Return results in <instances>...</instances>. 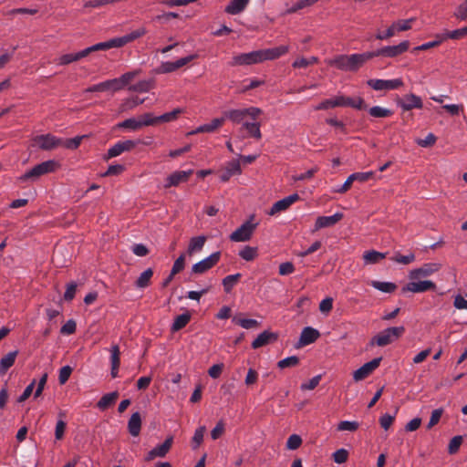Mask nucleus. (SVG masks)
Listing matches in <instances>:
<instances>
[{"label": "nucleus", "instance_id": "nucleus-1", "mask_svg": "<svg viewBox=\"0 0 467 467\" xmlns=\"http://www.w3.org/2000/svg\"><path fill=\"white\" fill-rule=\"evenodd\" d=\"M371 59L369 52L362 54H352V55H339L329 61L330 66H334L340 70L345 71H356L365 62Z\"/></svg>", "mask_w": 467, "mask_h": 467}, {"label": "nucleus", "instance_id": "nucleus-2", "mask_svg": "<svg viewBox=\"0 0 467 467\" xmlns=\"http://www.w3.org/2000/svg\"><path fill=\"white\" fill-rule=\"evenodd\" d=\"M59 164L54 160L43 161L19 177L20 182L36 181L39 177L54 172Z\"/></svg>", "mask_w": 467, "mask_h": 467}, {"label": "nucleus", "instance_id": "nucleus-3", "mask_svg": "<svg viewBox=\"0 0 467 467\" xmlns=\"http://www.w3.org/2000/svg\"><path fill=\"white\" fill-rule=\"evenodd\" d=\"M262 110L256 107H249L244 109H230L223 113L224 119H230L235 124L245 122V119L249 118L251 120H256Z\"/></svg>", "mask_w": 467, "mask_h": 467}, {"label": "nucleus", "instance_id": "nucleus-4", "mask_svg": "<svg viewBox=\"0 0 467 467\" xmlns=\"http://www.w3.org/2000/svg\"><path fill=\"white\" fill-rule=\"evenodd\" d=\"M405 332L404 327H389L375 337H373L370 340V345H377L379 347H385L387 345L391 344L400 338L403 333Z\"/></svg>", "mask_w": 467, "mask_h": 467}, {"label": "nucleus", "instance_id": "nucleus-5", "mask_svg": "<svg viewBox=\"0 0 467 467\" xmlns=\"http://www.w3.org/2000/svg\"><path fill=\"white\" fill-rule=\"evenodd\" d=\"M254 215L244 223L239 228L233 232L230 235V240L233 242H246L250 240L254 231L257 226V223L254 222Z\"/></svg>", "mask_w": 467, "mask_h": 467}, {"label": "nucleus", "instance_id": "nucleus-6", "mask_svg": "<svg viewBox=\"0 0 467 467\" xmlns=\"http://www.w3.org/2000/svg\"><path fill=\"white\" fill-rule=\"evenodd\" d=\"M62 144H63L62 139L57 138L50 133L37 135V136L34 137L32 140V146L38 147L39 149H41L43 150H51L59 146H62Z\"/></svg>", "mask_w": 467, "mask_h": 467}, {"label": "nucleus", "instance_id": "nucleus-7", "mask_svg": "<svg viewBox=\"0 0 467 467\" xmlns=\"http://www.w3.org/2000/svg\"><path fill=\"white\" fill-rule=\"evenodd\" d=\"M414 18L407 20H398L394 22L385 32H379L376 38L379 40H385L396 35L397 32L407 31L411 28V23Z\"/></svg>", "mask_w": 467, "mask_h": 467}, {"label": "nucleus", "instance_id": "nucleus-8", "mask_svg": "<svg viewBox=\"0 0 467 467\" xmlns=\"http://www.w3.org/2000/svg\"><path fill=\"white\" fill-rule=\"evenodd\" d=\"M410 42L403 41L397 46H389L379 48L376 51L369 52L371 55V58L375 57H395L409 49Z\"/></svg>", "mask_w": 467, "mask_h": 467}, {"label": "nucleus", "instance_id": "nucleus-9", "mask_svg": "<svg viewBox=\"0 0 467 467\" xmlns=\"http://www.w3.org/2000/svg\"><path fill=\"white\" fill-rule=\"evenodd\" d=\"M262 54L259 53V50L252 51L249 53H242L236 55L233 57L230 65L232 67L235 66H250L257 63H261Z\"/></svg>", "mask_w": 467, "mask_h": 467}, {"label": "nucleus", "instance_id": "nucleus-10", "mask_svg": "<svg viewBox=\"0 0 467 467\" xmlns=\"http://www.w3.org/2000/svg\"><path fill=\"white\" fill-rule=\"evenodd\" d=\"M221 258V252H214L210 254L208 257L201 260L200 262L194 264L192 267V271L193 274H203L213 268Z\"/></svg>", "mask_w": 467, "mask_h": 467}, {"label": "nucleus", "instance_id": "nucleus-11", "mask_svg": "<svg viewBox=\"0 0 467 467\" xmlns=\"http://www.w3.org/2000/svg\"><path fill=\"white\" fill-rule=\"evenodd\" d=\"M368 85L375 90H393L403 85L400 78L395 79H369Z\"/></svg>", "mask_w": 467, "mask_h": 467}, {"label": "nucleus", "instance_id": "nucleus-12", "mask_svg": "<svg viewBox=\"0 0 467 467\" xmlns=\"http://www.w3.org/2000/svg\"><path fill=\"white\" fill-rule=\"evenodd\" d=\"M381 359V358H376L355 370L353 373L354 379L360 381L368 377L379 366Z\"/></svg>", "mask_w": 467, "mask_h": 467}, {"label": "nucleus", "instance_id": "nucleus-13", "mask_svg": "<svg viewBox=\"0 0 467 467\" xmlns=\"http://www.w3.org/2000/svg\"><path fill=\"white\" fill-rule=\"evenodd\" d=\"M435 288L436 285L432 281H411L408 283L405 286H403L402 292L422 293L430 290H434Z\"/></svg>", "mask_w": 467, "mask_h": 467}, {"label": "nucleus", "instance_id": "nucleus-14", "mask_svg": "<svg viewBox=\"0 0 467 467\" xmlns=\"http://www.w3.org/2000/svg\"><path fill=\"white\" fill-rule=\"evenodd\" d=\"M299 199H300L299 195L297 193H294V194H291L280 201H277L276 202H275L273 204L268 214L275 215L280 212L285 211L292 204H294L296 202H297Z\"/></svg>", "mask_w": 467, "mask_h": 467}, {"label": "nucleus", "instance_id": "nucleus-15", "mask_svg": "<svg viewBox=\"0 0 467 467\" xmlns=\"http://www.w3.org/2000/svg\"><path fill=\"white\" fill-rule=\"evenodd\" d=\"M441 265L436 263L425 264L421 267L413 269L410 272V278L411 280L419 279L420 277H426L437 272Z\"/></svg>", "mask_w": 467, "mask_h": 467}, {"label": "nucleus", "instance_id": "nucleus-16", "mask_svg": "<svg viewBox=\"0 0 467 467\" xmlns=\"http://www.w3.org/2000/svg\"><path fill=\"white\" fill-rule=\"evenodd\" d=\"M398 105L406 111L413 109H421L423 107L421 99L415 94L406 95L398 101Z\"/></svg>", "mask_w": 467, "mask_h": 467}, {"label": "nucleus", "instance_id": "nucleus-17", "mask_svg": "<svg viewBox=\"0 0 467 467\" xmlns=\"http://www.w3.org/2000/svg\"><path fill=\"white\" fill-rule=\"evenodd\" d=\"M172 445V437L167 438L164 442L151 451H150L145 458L147 462H150L156 457H164Z\"/></svg>", "mask_w": 467, "mask_h": 467}, {"label": "nucleus", "instance_id": "nucleus-18", "mask_svg": "<svg viewBox=\"0 0 467 467\" xmlns=\"http://www.w3.org/2000/svg\"><path fill=\"white\" fill-rule=\"evenodd\" d=\"M288 50V46H279L273 48L261 49L259 50V53L262 54V57L260 58L261 62L278 58L281 56L286 54Z\"/></svg>", "mask_w": 467, "mask_h": 467}, {"label": "nucleus", "instance_id": "nucleus-19", "mask_svg": "<svg viewBox=\"0 0 467 467\" xmlns=\"http://www.w3.org/2000/svg\"><path fill=\"white\" fill-rule=\"evenodd\" d=\"M319 336L320 334L318 330L311 327H304L300 334L298 345L299 347L310 345L314 343L319 337Z\"/></svg>", "mask_w": 467, "mask_h": 467}, {"label": "nucleus", "instance_id": "nucleus-20", "mask_svg": "<svg viewBox=\"0 0 467 467\" xmlns=\"http://www.w3.org/2000/svg\"><path fill=\"white\" fill-rule=\"evenodd\" d=\"M192 174V170L175 171L167 178L165 187L169 188L171 186H177L182 182H187Z\"/></svg>", "mask_w": 467, "mask_h": 467}, {"label": "nucleus", "instance_id": "nucleus-21", "mask_svg": "<svg viewBox=\"0 0 467 467\" xmlns=\"http://www.w3.org/2000/svg\"><path fill=\"white\" fill-rule=\"evenodd\" d=\"M343 218V214L340 213H337L330 216H319L315 223V231H317L321 228L330 227L335 225Z\"/></svg>", "mask_w": 467, "mask_h": 467}, {"label": "nucleus", "instance_id": "nucleus-22", "mask_svg": "<svg viewBox=\"0 0 467 467\" xmlns=\"http://www.w3.org/2000/svg\"><path fill=\"white\" fill-rule=\"evenodd\" d=\"M277 339V335L275 333L270 331H264L257 336V337L253 341L252 348L256 349L266 346Z\"/></svg>", "mask_w": 467, "mask_h": 467}, {"label": "nucleus", "instance_id": "nucleus-23", "mask_svg": "<svg viewBox=\"0 0 467 467\" xmlns=\"http://www.w3.org/2000/svg\"><path fill=\"white\" fill-rule=\"evenodd\" d=\"M114 47H121L120 41H119V37L112 38L106 42L95 44V45H93L89 47H87L85 49L88 52V56L90 53L95 52V51L108 50V49L114 48Z\"/></svg>", "mask_w": 467, "mask_h": 467}, {"label": "nucleus", "instance_id": "nucleus-24", "mask_svg": "<svg viewBox=\"0 0 467 467\" xmlns=\"http://www.w3.org/2000/svg\"><path fill=\"white\" fill-rule=\"evenodd\" d=\"M260 127L261 125L258 121L247 120L243 123L241 130H245L248 137L260 140L262 138Z\"/></svg>", "mask_w": 467, "mask_h": 467}, {"label": "nucleus", "instance_id": "nucleus-25", "mask_svg": "<svg viewBox=\"0 0 467 467\" xmlns=\"http://www.w3.org/2000/svg\"><path fill=\"white\" fill-rule=\"evenodd\" d=\"M116 80L109 79L99 84L93 85L86 89V92H103L107 90L118 91Z\"/></svg>", "mask_w": 467, "mask_h": 467}, {"label": "nucleus", "instance_id": "nucleus-26", "mask_svg": "<svg viewBox=\"0 0 467 467\" xmlns=\"http://www.w3.org/2000/svg\"><path fill=\"white\" fill-rule=\"evenodd\" d=\"M140 429H141V417H140V414L139 412H134L129 422H128V430H129V432L136 437L140 434Z\"/></svg>", "mask_w": 467, "mask_h": 467}, {"label": "nucleus", "instance_id": "nucleus-27", "mask_svg": "<svg viewBox=\"0 0 467 467\" xmlns=\"http://www.w3.org/2000/svg\"><path fill=\"white\" fill-rule=\"evenodd\" d=\"M224 122V118H217L213 119L210 123L203 124L198 127L195 130L192 132V134H196L200 132H213L219 127H221Z\"/></svg>", "mask_w": 467, "mask_h": 467}, {"label": "nucleus", "instance_id": "nucleus-28", "mask_svg": "<svg viewBox=\"0 0 467 467\" xmlns=\"http://www.w3.org/2000/svg\"><path fill=\"white\" fill-rule=\"evenodd\" d=\"M206 242V237L203 235L192 237L188 245L187 253L192 255L202 250Z\"/></svg>", "mask_w": 467, "mask_h": 467}, {"label": "nucleus", "instance_id": "nucleus-29", "mask_svg": "<svg viewBox=\"0 0 467 467\" xmlns=\"http://www.w3.org/2000/svg\"><path fill=\"white\" fill-rule=\"evenodd\" d=\"M119 398V392L113 391L108 394H105L99 401L97 403V407L100 410H105L108 408L111 407L118 400Z\"/></svg>", "mask_w": 467, "mask_h": 467}, {"label": "nucleus", "instance_id": "nucleus-30", "mask_svg": "<svg viewBox=\"0 0 467 467\" xmlns=\"http://www.w3.org/2000/svg\"><path fill=\"white\" fill-rule=\"evenodd\" d=\"M249 0H232L225 7V12L230 15H237L247 6Z\"/></svg>", "mask_w": 467, "mask_h": 467}, {"label": "nucleus", "instance_id": "nucleus-31", "mask_svg": "<svg viewBox=\"0 0 467 467\" xmlns=\"http://www.w3.org/2000/svg\"><path fill=\"white\" fill-rule=\"evenodd\" d=\"M17 351L9 352L0 360V374L4 375L15 363Z\"/></svg>", "mask_w": 467, "mask_h": 467}, {"label": "nucleus", "instance_id": "nucleus-32", "mask_svg": "<svg viewBox=\"0 0 467 467\" xmlns=\"http://www.w3.org/2000/svg\"><path fill=\"white\" fill-rule=\"evenodd\" d=\"M335 107H344V96L336 97L322 101L316 107L317 110H324Z\"/></svg>", "mask_w": 467, "mask_h": 467}, {"label": "nucleus", "instance_id": "nucleus-33", "mask_svg": "<svg viewBox=\"0 0 467 467\" xmlns=\"http://www.w3.org/2000/svg\"><path fill=\"white\" fill-rule=\"evenodd\" d=\"M88 56L86 49L81 50L76 54H66L58 58L59 65H68L72 62L78 61Z\"/></svg>", "mask_w": 467, "mask_h": 467}, {"label": "nucleus", "instance_id": "nucleus-34", "mask_svg": "<svg viewBox=\"0 0 467 467\" xmlns=\"http://www.w3.org/2000/svg\"><path fill=\"white\" fill-rule=\"evenodd\" d=\"M153 270L151 268L146 269L140 275V276L135 282V285L140 289L148 287L150 285Z\"/></svg>", "mask_w": 467, "mask_h": 467}, {"label": "nucleus", "instance_id": "nucleus-35", "mask_svg": "<svg viewBox=\"0 0 467 467\" xmlns=\"http://www.w3.org/2000/svg\"><path fill=\"white\" fill-rule=\"evenodd\" d=\"M144 101H145L144 99H140L139 97H133L130 99H127L121 103V105L119 107V111L125 112V111L133 109L137 106L142 104Z\"/></svg>", "mask_w": 467, "mask_h": 467}, {"label": "nucleus", "instance_id": "nucleus-36", "mask_svg": "<svg viewBox=\"0 0 467 467\" xmlns=\"http://www.w3.org/2000/svg\"><path fill=\"white\" fill-rule=\"evenodd\" d=\"M386 257V254L375 250L367 251L363 254L366 264H376Z\"/></svg>", "mask_w": 467, "mask_h": 467}, {"label": "nucleus", "instance_id": "nucleus-37", "mask_svg": "<svg viewBox=\"0 0 467 467\" xmlns=\"http://www.w3.org/2000/svg\"><path fill=\"white\" fill-rule=\"evenodd\" d=\"M370 285L375 289L384 293H392L397 288V285L394 283L380 282L376 280L371 281Z\"/></svg>", "mask_w": 467, "mask_h": 467}, {"label": "nucleus", "instance_id": "nucleus-38", "mask_svg": "<svg viewBox=\"0 0 467 467\" xmlns=\"http://www.w3.org/2000/svg\"><path fill=\"white\" fill-rule=\"evenodd\" d=\"M191 315L189 313L177 316L174 319L171 329L173 331H179L182 329L189 323Z\"/></svg>", "mask_w": 467, "mask_h": 467}, {"label": "nucleus", "instance_id": "nucleus-39", "mask_svg": "<svg viewBox=\"0 0 467 467\" xmlns=\"http://www.w3.org/2000/svg\"><path fill=\"white\" fill-rule=\"evenodd\" d=\"M117 127L119 129H126L129 130H138L141 129L140 120L136 119L134 118L127 119L122 122L118 123Z\"/></svg>", "mask_w": 467, "mask_h": 467}, {"label": "nucleus", "instance_id": "nucleus-40", "mask_svg": "<svg viewBox=\"0 0 467 467\" xmlns=\"http://www.w3.org/2000/svg\"><path fill=\"white\" fill-rule=\"evenodd\" d=\"M241 276H242V275L240 273L225 276L223 279V285L224 291L226 293H229L232 290V288L236 285V283L239 281Z\"/></svg>", "mask_w": 467, "mask_h": 467}, {"label": "nucleus", "instance_id": "nucleus-41", "mask_svg": "<svg viewBox=\"0 0 467 467\" xmlns=\"http://www.w3.org/2000/svg\"><path fill=\"white\" fill-rule=\"evenodd\" d=\"M351 107L357 109H366L367 105L361 98H348L344 97V107Z\"/></svg>", "mask_w": 467, "mask_h": 467}, {"label": "nucleus", "instance_id": "nucleus-42", "mask_svg": "<svg viewBox=\"0 0 467 467\" xmlns=\"http://www.w3.org/2000/svg\"><path fill=\"white\" fill-rule=\"evenodd\" d=\"M138 74L137 71H130L123 74L120 78H114L117 82L118 90H120L127 86Z\"/></svg>", "mask_w": 467, "mask_h": 467}, {"label": "nucleus", "instance_id": "nucleus-43", "mask_svg": "<svg viewBox=\"0 0 467 467\" xmlns=\"http://www.w3.org/2000/svg\"><path fill=\"white\" fill-rule=\"evenodd\" d=\"M145 32L146 31L144 28H140V29H137V30L131 32L130 34H128L126 36L119 37L121 47L142 36L145 34Z\"/></svg>", "mask_w": 467, "mask_h": 467}, {"label": "nucleus", "instance_id": "nucleus-44", "mask_svg": "<svg viewBox=\"0 0 467 467\" xmlns=\"http://www.w3.org/2000/svg\"><path fill=\"white\" fill-rule=\"evenodd\" d=\"M233 322L245 329L254 328L259 325L258 321L255 319L239 318L237 317H233Z\"/></svg>", "mask_w": 467, "mask_h": 467}, {"label": "nucleus", "instance_id": "nucleus-45", "mask_svg": "<svg viewBox=\"0 0 467 467\" xmlns=\"http://www.w3.org/2000/svg\"><path fill=\"white\" fill-rule=\"evenodd\" d=\"M369 114L374 118H387L392 115V111L379 106H374L369 109Z\"/></svg>", "mask_w": 467, "mask_h": 467}, {"label": "nucleus", "instance_id": "nucleus-46", "mask_svg": "<svg viewBox=\"0 0 467 467\" xmlns=\"http://www.w3.org/2000/svg\"><path fill=\"white\" fill-rule=\"evenodd\" d=\"M182 112L181 109H175L171 112L164 113L157 117L158 124L161 122H171L175 120L178 116Z\"/></svg>", "mask_w": 467, "mask_h": 467}, {"label": "nucleus", "instance_id": "nucleus-47", "mask_svg": "<svg viewBox=\"0 0 467 467\" xmlns=\"http://www.w3.org/2000/svg\"><path fill=\"white\" fill-rule=\"evenodd\" d=\"M465 36H467V27L466 26L442 34L441 40H445L447 38L460 39Z\"/></svg>", "mask_w": 467, "mask_h": 467}, {"label": "nucleus", "instance_id": "nucleus-48", "mask_svg": "<svg viewBox=\"0 0 467 467\" xmlns=\"http://www.w3.org/2000/svg\"><path fill=\"white\" fill-rule=\"evenodd\" d=\"M239 255L245 261H253L257 256V248L245 246L239 252Z\"/></svg>", "mask_w": 467, "mask_h": 467}, {"label": "nucleus", "instance_id": "nucleus-49", "mask_svg": "<svg viewBox=\"0 0 467 467\" xmlns=\"http://www.w3.org/2000/svg\"><path fill=\"white\" fill-rule=\"evenodd\" d=\"M299 364V358L296 356H291L288 358H285L277 363V367L281 369L296 367Z\"/></svg>", "mask_w": 467, "mask_h": 467}, {"label": "nucleus", "instance_id": "nucleus-50", "mask_svg": "<svg viewBox=\"0 0 467 467\" xmlns=\"http://www.w3.org/2000/svg\"><path fill=\"white\" fill-rule=\"evenodd\" d=\"M185 265V254H182L174 262L171 268V275H175L183 270Z\"/></svg>", "mask_w": 467, "mask_h": 467}, {"label": "nucleus", "instance_id": "nucleus-51", "mask_svg": "<svg viewBox=\"0 0 467 467\" xmlns=\"http://www.w3.org/2000/svg\"><path fill=\"white\" fill-rule=\"evenodd\" d=\"M301 444H302V439L297 434L290 435L286 441V447L289 450H296L300 447Z\"/></svg>", "mask_w": 467, "mask_h": 467}, {"label": "nucleus", "instance_id": "nucleus-52", "mask_svg": "<svg viewBox=\"0 0 467 467\" xmlns=\"http://www.w3.org/2000/svg\"><path fill=\"white\" fill-rule=\"evenodd\" d=\"M462 443V436H454L449 443L448 446V451L450 454H454L458 451L460 446Z\"/></svg>", "mask_w": 467, "mask_h": 467}, {"label": "nucleus", "instance_id": "nucleus-53", "mask_svg": "<svg viewBox=\"0 0 467 467\" xmlns=\"http://www.w3.org/2000/svg\"><path fill=\"white\" fill-rule=\"evenodd\" d=\"M141 128L144 126L157 125V117H154L151 113H145L140 117Z\"/></svg>", "mask_w": 467, "mask_h": 467}, {"label": "nucleus", "instance_id": "nucleus-54", "mask_svg": "<svg viewBox=\"0 0 467 467\" xmlns=\"http://www.w3.org/2000/svg\"><path fill=\"white\" fill-rule=\"evenodd\" d=\"M442 413H443L442 409H436L431 412L430 421L427 425L428 430H431V428H433L440 421V420L442 416Z\"/></svg>", "mask_w": 467, "mask_h": 467}, {"label": "nucleus", "instance_id": "nucleus-55", "mask_svg": "<svg viewBox=\"0 0 467 467\" xmlns=\"http://www.w3.org/2000/svg\"><path fill=\"white\" fill-rule=\"evenodd\" d=\"M348 457V451L345 449L337 450L333 453V460L335 462L341 464L347 462Z\"/></svg>", "mask_w": 467, "mask_h": 467}, {"label": "nucleus", "instance_id": "nucleus-56", "mask_svg": "<svg viewBox=\"0 0 467 467\" xmlns=\"http://www.w3.org/2000/svg\"><path fill=\"white\" fill-rule=\"evenodd\" d=\"M72 370L73 369L70 366H64L60 368L59 375H58V381L61 385L65 384L68 380V379L72 373Z\"/></svg>", "mask_w": 467, "mask_h": 467}, {"label": "nucleus", "instance_id": "nucleus-57", "mask_svg": "<svg viewBox=\"0 0 467 467\" xmlns=\"http://www.w3.org/2000/svg\"><path fill=\"white\" fill-rule=\"evenodd\" d=\"M110 353H111V356H110L111 366H114L115 368L116 367H119V364H120V358H119L120 351H119V346H117V345L112 346V348L110 349Z\"/></svg>", "mask_w": 467, "mask_h": 467}, {"label": "nucleus", "instance_id": "nucleus-58", "mask_svg": "<svg viewBox=\"0 0 467 467\" xmlns=\"http://www.w3.org/2000/svg\"><path fill=\"white\" fill-rule=\"evenodd\" d=\"M123 152H125L123 150V147H122L120 141H118L112 147H110L109 149L107 159L119 156Z\"/></svg>", "mask_w": 467, "mask_h": 467}, {"label": "nucleus", "instance_id": "nucleus-59", "mask_svg": "<svg viewBox=\"0 0 467 467\" xmlns=\"http://www.w3.org/2000/svg\"><path fill=\"white\" fill-rule=\"evenodd\" d=\"M358 426H359V424L357 421L344 420L338 424L337 430L338 431H355L358 430Z\"/></svg>", "mask_w": 467, "mask_h": 467}, {"label": "nucleus", "instance_id": "nucleus-60", "mask_svg": "<svg viewBox=\"0 0 467 467\" xmlns=\"http://www.w3.org/2000/svg\"><path fill=\"white\" fill-rule=\"evenodd\" d=\"M416 142L420 147H431L436 142V136L432 133H429L424 139H419Z\"/></svg>", "mask_w": 467, "mask_h": 467}, {"label": "nucleus", "instance_id": "nucleus-61", "mask_svg": "<svg viewBox=\"0 0 467 467\" xmlns=\"http://www.w3.org/2000/svg\"><path fill=\"white\" fill-rule=\"evenodd\" d=\"M321 379H322L321 375L315 376L308 382L303 383L301 385V389H303V390L314 389L319 384Z\"/></svg>", "mask_w": 467, "mask_h": 467}, {"label": "nucleus", "instance_id": "nucleus-62", "mask_svg": "<svg viewBox=\"0 0 467 467\" xmlns=\"http://www.w3.org/2000/svg\"><path fill=\"white\" fill-rule=\"evenodd\" d=\"M225 170H227L233 176L235 174H240L241 166L239 161L233 160L229 161L225 167Z\"/></svg>", "mask_w": 467, "mask_h": 467}, {"label": "nucleus", "instance_id": "nucleus-63", "mask_svg": "<svg viewBox=\"0 0 467 467\" xmlns=\"http://www.w3.org/2000/svg\"><path fill=\"white\" fill-rule=\"evenodd\" d=\"M76 322L70 319L62 326L60 332L64 335H71L76 331Z\"/></svg>", "mask_w": 467, "mask_h": 467}, {"label": "nucleus", "instance_id": "nucleus-64", "mask_svg": "<svg viewBox=\"0 0 467 467\" xmlns=\"http://www.w3.org/2000/svg\"><path fill=\"white\" fill-rule=\"evenodd\" d=\"M454 16L461 20L467 19V0L457 7Z\"/></svg>", "mask_w": 467, "mask_h": 467}]
</instances>
